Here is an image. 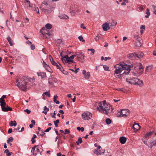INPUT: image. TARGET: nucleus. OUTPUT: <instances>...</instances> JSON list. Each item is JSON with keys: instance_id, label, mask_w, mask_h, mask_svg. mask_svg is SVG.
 Listing matches in <instances>:
<instances>
[{"instance_id": "f257e3e1", "label": "nucleus", "mask_w": 156, "mask_h": 156, "mask_svg": "<svg viewBox=\"0 0 156 156\" xmlns=\"http://www.w3.org/2000/svg\"><path fill=\"white\" fill-rule=\"evenodd\" d=\"M133 65L132 64L128 65L124 62L115 65L114 67L115 68V74L117 76L120 77L123 75L128 74L130 72L131 68H133Z\"/></svg>"}, {"instance_id": "f03ea898", "label": "nucleus", "mask_w": 156, "mask_h": 156, "mask_svg": "<svg viewBox=\"0 0 156 156\" xmlns=\"http://www.w3.org/2000/svg\"><path fill=\"white\" fill-rule=\"evenodd\" d=\"M97 109L101 113L107 115L109 113L113 112V108L109 104L104 101L103 103L99 102L97 104Z\"/></svg>"}, {"instance_id": "7ed1b4c3", "label": "nucleus", "mask_w": 156, "mask_h": 156, "mask_svg": "<svg viewBox=\"0 0 156 156\" xmlns=\"http://www.w3.org/2000/svg\"><path fill=\"white\" fill-rule=\"evenodd\" d=\"M40 9L44 13L48 14L51 13V7L48 3L44 2L41 4Z\"/></svg>"}, {"instance_id": "20e7f679", "label": "nucleus", "mask_w": 156, "mask_h": 156, "mask_svg": "<svg viewBox=\"0 0 156 156\" xmlns=\"http://www.w3.org/2000/svg\"><path fill=\"white\" fill-rule=\"evenodd\" d=\"M126 81L131 84L138 85L140 87H142L143 85V81L137 78L133 77L129 80L126 79Z\"/></svg>"}, {"instance_id": "39448f33", "label": "nucleus", "mask_w": 156, "mask_h": 156, "mask_svg": "<svg viewBox=\"0 0 156 156\" xmlns=\"http://www.w3.org/2000/svg\"><path fill=\"white\" fill-rule=\"evenodd\" d=\"M130 113V111L128 109H122L117 113L118 117L127 116Z\"/></svg>"}, {"instance_id": "423d86ee", "label": "nucleus", "mask_w": 156, "mask_h": 156, "mask_svg": "<svg viewBox=\"0 0 156 156\" xmlns=\"http://www.w3.org/2000/svg\"><path fill=\"white\" fill-rule=\"evenodd\" d=\"M27 83L25 80L23 81V82L20 85L19 84H16V85L17 86L22 90L25 91L26 90L27 88Z\"/></svg>"}, {"instance_id": "0eeeda50", "label": "nucleus", "mask_w": 156, "mask_h": 156, "mask_svg": "<svg viewBox=\"0 0 156 156\" xmlns=\"http://www.w3.org/2000/svg\"><path fill=\"white\" fill-rule=\"evenodd\" d=\"M92 114L89 112H85L82 115V119L84 120H88L92 117Z\"/></svg>"}, {"instance_id": "6e6552de", "label": "nucleus", "mask_w": 156, "mask_h": 156, "mask_svg": "<svg viewBox=\"0 0 156 156\" xmlns=\"http://www.w3.org/2000/svg\"><path fill=\"white\" fill-rule=\"evenodd\" d=\"M76 58L78 60H80L81 62H84V58L85 56L83 53L76 52Z\"/></svg>"}, {"instance_id": "1a4fd4ad", "label": "nucleus", "mask_w": 156, "mask_h": 156, "mask_svg": "<svg viewBox=\"0 0 156 156\" xmlns=\"http://www.w3.org/2000/svg\"><path fill=\"white\" fill-rule=\"evenodd\" d=\"M76 56V55H73L70 57H69L68 55H67L66 56L67 57H65L64 58L65 59H64L67 62V63H69L70 62H72L73 63H75V62L73 61V59Z\"/></svg>"}, {"instance_id": "9d476101", "label": "nucleus", "mask_w": 156, "mask_h": 156, "mask_svg": "<svg viewBox=\"0 0 156 156\" xmlns=\"http://www.w3.org/2000/svg\"><path fill=\"white\" fill-rule=\"evenodd\" d=\"M38 146H35L34 147H33L32 148L31 151V152L33 153V154L35 156H36L38 154L40 153V154L41 155V152L40 151L39 149L38 148H37L35 150V148L36 147Z\"/></svg>"}, {"instance_id": "9b49d317", "label": "nucleus", "mask_w": 156, "mask_h": 156, "mask_svg": "<svg viewBox=\"0 0 156 156\" xmlns=\"http://www.w3.org/2000/svg\"><path fill=\"white\" fill-rule=\"evenodd\" d=\"M43 65L44 68L47 71L49 72L50 73H52L53 72L51 68L44 61H43Z\"/></svg>"}, {"instance_id": "f8f14e48", "label": "nucleus", "mask_w": 156, "mask_h": 156, "mask_svg": "<svg viewBox=\"0 0 156 156\" xmlns=\"http://www.w3.org/2000/svg\"><path fill=\"white\" fill-rule=\"evenodd\" d=\"M137 54L135 53H132L129 54L127 55V57L128 58L131 60H134L136 59Z\"/></svg>"}, {"instance_id": "ddd939ff", "label": "nucleus", "mask_w": 156, "mask_h": 156, "mask_svg": "<svg viewBox=\"0 0 156 156\" xmlns=\"http://www.w3.org/2000/svg\"><path fill=\"white\" fill-rule=\"evenodd\" d=\"M41 33L42 34H47L48 35V37L49 36H50L51 34V33L48 31L47 30L45 29V28L43 27L42 28L41 30L40 31Z\"/></svg>"}, {"instance_id": "4468645a", "label": "nucleus", "mask_w": 156, "mask_h": 156, "mask_svg": "<svg viewBox=\"0 0 156 156\" xmlns=\"http://www.w3.org/2000/svg\"><path fill=\"white\" fill-rule=\"evenodd\" d=\"M102 27L103 30L105 31H106L110 29L109 24L106 22L103 24Z\"/></svg>"}, {"instance_id": "2eb2a0df", "label": "nucleus", "mask_w": 156, "mask_h": 156, "mask_svg": "<svg viewBox=\"0 0 156 156\" xmlns=\"http://www.w3.org/2000/svg\"><path fill=\"white\" fill-rule=\"evenodd\" d=\"M37 74L38 76H40L42 79H43L46 77V75L45 73L44 72H38Z\"/></svg>"}, {"instance_id": "dca6fc26", "label": "nucleus", "mask_w": 156, "mask_h": 156, "mask_svg": "<svg viewBox=\"0 0 156 156\" xmlns=\"http://www.w3.org/2000/svg\"><path fill=\"white\" fill-rule=\"evenodd\" d=\"M150 148H151L153 146L156 145V139L154 137L152 139V140L150 141Z\"/></svg>"}, {"instance_id": "f3484780", "label": "nucleus", "mask_w": 156, "mask_h": 156, "mask_svg": "<svg viewBox=\"0 0 156 156\" xmlns=\"http://www.w3.org/2000/svg\"><path fill=\"white\" fill-rule=\"evenodd\" d=\"M25 76H23V78H20V79L16 80V82L17 84H19L20 85L22 82H23V81H25Z\"/></svg>"}, {"instance_id": "a211bd4d", "label": "nucleus", "mask_w": 156, "mask_h": 156, "mask_svg": "<svg viewBox=\"0 0 156 156\" xmlns=\"http://www.w3.org/2000/svg\"><path fill=\"white\" fill-rule=\"evenodd\" d=\"M119 141L121 143L124 144L126 142V138L124 136H122L120 138Z\"/></svg>"}, {"instance_id": "6ab92c4d", "label": "nucleus", "mask_w": 156, "mask_h": 156, "mask_svg": "<svg viewBox=\"0 0 156 156\" xmlns=\"http://www.w3.org/2000/svg\"><path fill=\"white\" fill-rule=\"evenodd\" d=\"M133 128L134 131H137L140 128V126L138 124L135 123L133 126Z\"/></svg>"}, {"instance_id": "aec40b11", "label": "nucleus", "mask_w": 156, "mask_h": 156, "mask_svg": "<svg viewBox=\"0 0 156 156\" xmlns=\"http://www.w3.org/2000/svg\"><path fill=\"white\" fill-rule=\"evenodd\" d=\"M153 66H147L146 67L145 73L147 74V73L150 72Z\"/></svg>"}, {"instance_id": "412c9836", "label": "nucleus", "mask_w": 156, "mask_h": 156, "mask_svg": "<svg viewBox=\"0 0 156 156\" xmlns=\"http://www.w3.org/2000/svg\"><path fill=\"white\" fill-rule=\"evenodd\" d=\"M0 105L2 108V110H6L5 107L7 106V105H6V103L5 102H3L2 103H1Z\"/></svg>"}, {"instance_id": "4be33fe9", "label": "nucleus", "mask_w": 156, "mask_h": 156, "mask_svg": "<svg viewBox=\"0 0 156 156\" xmlns=\"http://www.w3.org/2000/svg\"><path fill=\"white\" fill-rule=\"evenodd\" d=\"M7 40H8L10 46H12L13 45V43L12 42V39L10 36H8L7 38Z\"/></svg>"}, {"instance_id": "5701e85b", "label": "nucleus", "mask_w": 156, "mask_h": 156, "mask_svg": "<svg viewBox=\"0 0 156 156\" xmlns=\"http://www.w3.org/2000/svg\"><path fill=\"white\" fill-rule=\"evenodd\" d=\"M9 125L10 126H15L17 125V123L16 121H11L9 122Z\"/></svg>"}, {"instance_id": "b1692460", "label": "nucleus", "mask_w": 156, "mask_h": 156, "mask_svg": "<svg viewBox=\"0 0 156 156\" xmlns=\"http://www.w3.org/2000/svg\"><path fill=\"white\" fill-rule=\"evenodd\" d=\"M49 59L51 63V64L53 65V66H55L56 65L57 63H56L54 60L53 58L51 56V55H49Z\"/></svg>"}, {"instance_id": "393cba45", "label": "nucleus", "mask_w": 156, "mask_h": 156, "mask_svg": "<svg viewBox=\"0 0 156 156\" xmlns=\"http://www.w3.org/2000/svg\"><path fill=\"white\" fill-rule=\"evenodd\" d=\"M55 66H56L57 68L58 69H59L60 71H64V69H63L62 66H61L59 64H58L57 63L56 65Z\"/></svg>"}, {"instance_id": "a878e982", "label": "nucleus", "mask_w": 156, "mask_h": 156, "mask_svg": "<svg viewBox=\"0 0 156 156\" xmlns=\"http://www.w3.org/2000/svg\"><path fill=\"white\" fill-rule=\"evenodd\" d=\"M6 110H2L3 112H8V111H12V108L10 107H9L8 105L5 107Z\"/></svg>"}, {"instance_id": "bb28decb", "label": "nucleus", "mask_w": 156, "mask_h": 156, "mask_svg": "<svg viewBox=\"0 0 156 156\" xmlns=\"http://www.w3.org/2000/svg\"><path fill=\"white\" fill-rule=\"evenodd\" d=\"M4 153L7 156H10L12 154V153L9 152V150L8 149H7L5 151Z\"/></svg>"}, {"instance_id": "cd10ccee", "label": "nucleus", "mask_w": 156, "mask_h": 156, "mask_svg": "<svg viewBox=\"0 0 156 156\" xmlns=\"http://www.w3.org/2000/svg\"><path fill=\"white\" fill-rule=\"evenodd\" d=\"M137 55L136 57L140 59L142 58L144 54L142 52H141L140 54H137Z\"/></svg>"}, {"instance_id": "c85d7f7f", "label": "nucleus", "mask_w": 156, "mask_h": 156, "mask_svg": "<svg viewBox=\"0 0 156 156\" xmlns=\"http://www.w3.org/2000/svg\"><path fill=\"white\" fill-rule=\"evenodd\" d=\"M67 55H62V53H60V55L61 57V59L62 60V61L63 62H65V63H67V62L64 59H65L64 58H65V57H67L66 56Z\"/></svg>"}, {"instance_id": "c756f323", "label": "nucleus", "mask_w": 156, "mask_h": 156, "mask_svg": "<svg viewBox=\"0 0 156 156\" xmlns=\"http://www.w3.org/2000/svg\"><path fill=\"white\" fill-rule=\"evenodd\" d=\"M84 77L86 79H89L90 76V72H88L86 73L84 75Z\"/></svg>"}, {"instance_id": "7c9ffc66", "label": "nucleus", "mask_w": 156, "mask_h": 156, "mask_svg": "<svg viewBox=\"0 0 156 156\" xmlns=\"http://www.w3.org/2000/svg\"><path fill=\"white\" fill-rule=\"evenodd\" d=\"M153 132H150L146 134H145L144 135V137L145 138H147L149 137V136L152 135Z\"/></svg>"}, {"instance_id": "2f4dec72", "label": "nucleus", "mask_w": 156, "mask_h": 156, "mask_svg": "<svg viewBox=\"0 0 156 156\" xmlns=\"http://www.w3.org/2000/svg\"><path fill=\"white\" fill-rule=\"evenodd\" d=\"M82 141V138L80 137L78 138L77 141L76 142V144L77 145H79L80 143H81Z\"/></svg>"}, {"instance_id": "473e14b6", "label": "nucleus", "mask_w": 156, "mask_h": 156, "mask_svg": "<svg viewBox=\"0 0 156 156\" xmlns=\"http://www.w3.org/2000/svg\"><path fill=\"white\" fill-rule=\"evenodd\" d=\"M146 14L147 15L145 16V17L148 18L149 17V16L150 15V13L149 12V9L147 8V12H146Z\"/></svg>"}, {"instance_id": "72a5a7b5", "label": "nucleus", "mask_w": 156, "mask_h": 156, "mask_svg": "<svg viewBox=\"0 0 156 156\" xmlns=\"http://www.w3.org/2000/svg\"><path fill=\"white\" fill-rule=\"evenodd\" d=\"M46 27L48 29H51L52 27V26L50 23H47L45 25Z\"/></svg>"}, {"instance_id": "f704fd0d", "label": "nucleus", "mask_w": 156, "mask_h": 156, "mask_svg": "<svg viewBox=\"0 0 156 156\" xmlns=\"http://www.w3.org/2000/svg\"><path fill=\"white\" fill-rule=\"evenodd\" d=\"M53 122L55 126V127H57L58 126V123H59V119H57L55 121H54Z\"/></svg>"}, {"instance_id": "c9c22d12", "label": "nucleus", "mask_w": 156, "mask_h": 156, "mask_svg": "<svg viewBox=\"0 0 156 156\" xmlns=\"http://www.w3.org/2000/svg\"><path fill=\"white\" fill-rule=\"evenodd\" d=\"M111 120L109 118H107L106 119L105 122L108 125L110 124L111 123Z\"/></svg>"}, {"instance_id": "e433bc0d", "label": "nucleus", "mask_w": 156, "mask_h": 156, "mask_svg": "<svg viewBox=\"0 0 156 156\" xmlns=\"http://www.w3.org/2000/svg\"><path fill=\"white\" fill-rule=\"evenodd\" d=\"M94 154H97V155H101V152H99L98 150L95 149L94 151Z\"/></svg>"}, {"instance_id": "4c0bfd02", "label": "nucleus", "mask_w": 156, "mask_h": 156, "mask_svg": "<svg viewBox=\"0 0 156 156\" xmlns=\"http://www.w3.org/2000/svg\"><path fill=\"white\" fill-rule=\"evenodd\" d=\"M103 67L105 70L108 71H110V70L109 69V67L108 66H107L106 65H103Z\"/></svg>"}, {"instance_id": "58836bf2", "label": "nucleus", "mask_w": 156, "mask_h": 156, "mask_svg": "<svg viewBox=\"0 0 156 156\" xmlns=\"http://www.w3.org/2000/svg\"><path fill=\"white\" fill-rule=\"evenodd\" d=\"M33 10L35 11H36L37 13H39V10L38 8L37 7H35L33 9Z\"/></svg>"}, {"instance_id": "ea45409f", "label": "nucleus", "mask_w": 156, "mask_h": 156, "mask_svg": "<svg viewBox=\"0 0 156 156\" xmlns=\"http://www.w3.org/2000/svg\"><path fill=\"white\" fill-rule=\"evenodd\" d=\"M44 94L46 95H47L48 97H50V93L46 91L43 93V96H44Z\"/></svg>"}, {"instance_id": "a19ab883", "label": "nucleus", "mask_w": 156, "mask_h": 156, "mask_svg": "<svg viewBox=\"0 0 156 156\" xmlns=\"http://www.w3.org/2000/svg\"><path fill=\"white\" fill-rule=\"evenodd\" d=\"M139 69H142V72H143L144 70V68L143 66H142V64L141 63H139Z\"/></svg>"}, {"instance_id": "79ce46f5", "label": "nucleus", "mask_w": 156, "mask_h": 156, "mask_svg": "<svg viewBox=\"0 0 156 156\" xmlns=\"http://www.w3.org/2000/svg\"><path fill=\"white\" fill-rule=\"evenodd\" d=\"M78 38L79 39V40L80 41H82L83 42H85V40L83 39V38L81 35L78 37Z\"/></svg>"}, {"instance_id": "37998d69", "label": "nucleus", "mask_w": 156, "mask_h": 156, "mask_svg": "<svg viewBox=\"0 0 156 156\" xmlns=\"http://www.w3.org/2000/svg\"><path fill=\"white\" fill-rule=\"evenodd\" d=\"M77 129L79 131L81 130L82 132H83L84 131V128L83 127H78L77 128Z\"/></svg>"}, {"instance_id": "c03bdc74", "label": "nucleus", "mask_w": 156, "mask_h": 156, "mask_svg": "<svg viewBox=\"0 0 156 156\" xmlns=\"http://www.w3.org/2000/svg\"><path fill=\"white\" fill-rule=\"evenodd\" d=\"M142 46V44L141 42H137L136 43V47L139 48Z\"/></svg>"}, {"instance_id": "a18cd8bd", "label": "nucleus", "mask_w": 156, "mask_h": 156, "mask_svg": "<svg viewBox=\"0 0 156 156\" xmlns=\"http://www.w3.org/2000/svg\"><path fill=\"white\" fill-rule=\"evenodd\" d=\"M60 19H69V17L68 16L65 15L63 16L62 17H61L60 18Z\"/></svg>"}, {"instance_id": "49530a36", "label": "nucleus", "mask_w": 156, "mask_h": 156, "mask_svg": "<svg viewBox=\"0 0 156 156\" xmlns=\"http://www.w3.org/2000/svg\"><path fill=\"white\" fill-rule=\"evenodd\" d=\"M88 51H90L92 53V55H94V54L95 50L93 48H90L88 49Z\"/></svg>"}, {"instance_id": "de8ad7c7", "label": "nucleus", "mask_w": 156, "mask_h": 156, "mask_svg": "<svg viewBox=\"0 0 156 156\" xmlns=\"http://www.w3.org/2000/svg\"><path fill=\"white\" fill-rule=\"evenodd\" d=\"M65 132L64 133L65 134H69L70 133V131L69 129H66L65 130Z\"/></svg>"}, {"instance_id": "09e8293b", "label": "nucleus", "mask_w": 156, "mask_h": 156, "mask_svg": "<svg viewBox=\"0 0 156 156\" xmlns=\"http://www.w3.org/2000/svg\"><path fill=\"white\" fill-rule=\"evenodd\" d=\"M117 90L118 91H122L124 93L125 92V89L123 88H119V89H117Z\"/></svg>"}, {"instance_id": "8fccbe9b", "label": "nucleus", "mask_w": 156, "mask_h": 156, "mask_svg": "<svg viewBox=\"0 0 156 156\" xmlns=\"http://www.w3.org/2000/svg\"><path fill=\"white\" fill-rule=\"evenodd\" d=\"M8 140L10 142H12L13 140V138L12 136H11L9 138Z\"/></svg>"}, {"instance_id": "3c124183", "label": "nucleus", "mask_w": 156, "mask_h": 156, "mask_svg": "<svg viewBox=\"0 0 156 156\" xmlns=\"http://www.w3.org/2000/svg\"><path fill=\"white\" fill-rule=\"evenodd\" d=\"M134 37L136 39H137L140 37V36L138 34H135L134 35Z\"/></svg>"}, {"instance_id": "603ef678", "label": "nucleus", "mask_w": 156, "mask_h": 156, "mask_svg": "<svg viewBox=\"0 0 156 156\" xmlns=\"http://www.w3.org/2000/svg\"><path fill=\"white\" fill-rule=\"evenodd\" d=\"M24 111L25 112H26L28 114H30L31 112V111L28 109H26Z\"/></svg>"}, {"instance_id": "864d4df0", "label": "nucleus", "mask_w": 156, "mask_h": 156, "mask_svg": "<svg viewBox=\"0 0 156 156\" xmlns=\"http://www.w3.org/2000/svg\"><path fill=\"white\" fill-rule=\"evenodd\" d=\"M58 98V97L57 96V95H56V94L54 96V98H53V101L55 102L57 101L56 98Z\"/></svg>"}, {"instance_id": "5fc2aeb1", "label": "nucleus", "mask_w": 156, "mask_h": 156, "mask_svg": "<svg viewBox=\"0 0 156 156\" xmlns=\"http://www.w3.org/2000/svg\"><path fill=\"white\" fill-rule=\"evenodd\" d=\"M140 29L141 30H144L145 29V26L143 25H141L140 26Z\"/></svg>"}, {"instance_id": "6e6d98bb", "label": "nucleus", "mask_w": 156, "mask_h": 156, "mask_svg": "<svg viewBox=\"0 0 156 156\" xmlns=\"http://www.w3.org/2000/svg\"><path fill=\"white\" fill-rule=\"evenodd\" d=\"M51 127H49L48 128H47V129L45 130L44 131L45 132H49L50 130H51Z\"/></svg>"}, {"instance_id": "4d7b16f0", "label": "nucleus", "mask_w": 156, "mask_h": 156, "mask_svg": "<svg viewBox=\"0 0 156 156\" xmlns=\"http://www.w3.org/2000/svg\"><path fill=\"white\" fill-rule=\"evenodd\" d=\"M44 110L46 111H48L49 110V109L47 108L46 106H45L44 107Z\"/></svg>"}, {"instance_id": "13d9d810", "label": "nucleus", "mask_w": 156, "mask_h": 156, "mask_svg": "<svg viewBox=\"0 0 156 156\" xmlns=\"http://www.w3.org/2000/svg\"><path fill=\"white\" fill-rule=\"evenodd\" d=\"M5 102V100L2 98H0V104H1V103H3V102Z\"/></svg>"}, {"instance_id": "bf43d9fd", "label": "nucleus", "mask_w": 156, "mask_h": 156, "mask_svg": "<svg viewBox=\"0 0 156 156\" xmlns=\"http://www.w3.org/2000/svg\"><path fill=\"white\" fill-rule=\"evenodd\" d=\"M30 48L32 50H34L35 48V47L34 45L31 44L30 46Z\"/></svg>"}, {"instance_id": "052dcab7", "label": "nucleus", "mask_w": 156, "mask_h": 156, "mask_svg": "<svg viewBox=\"0 0 156 156\" xmlns=\"http://www.w3.org/2000/svg\"><path fill=\"white\" fill-rule=\"evenodd\" d=\"M56 114V113H55V111L53 113V115H52L51 116V117H52L54 118V119H55L56 118V117H55V115Z\"/></svg>"}, {"instance_id": "680f3d73", "label": "nucleus", "mask_w": 156, "mask_h": 156, "mask_svg": "<svg viewBox=\"0 0 156 156\" xmlns=\"http://www.w3.org/2000/svg\"><path fill=\"white\" fill-rule=\"evenodd\" d=\"M153 7L154 9V13L156 15V7H155L154 5H153Z\"/></svg>"}, {"instance_id": "e2e57ef3", "label": "nucleus", "mask_w": 156, "mask_h": 156, "mask_svg": "<svg viewBox=\"0 0 156 156\" xmlns=\"http://www.w3.org/2000/svg\"><path fill=\"white\" fill-rule=\"evenodd\" d=\"M12 132V129L11 128H10L9 129L8 132V133H11Z\"/></svg>"}, {"instance_id": "0e129e2a", "label": "nucleus", "mask_w": 156, "mask_h": 156, "mask_svg": "<svg viewBox=\"0 0 156 156\" xmlns=\"http://www.w3.org/2000/svg\"><path fill=\"white\" fill-rule=\"evenodd\" d=\"M48 83L50 84H53L54 83V82L51 81L50 79L48 80Z\"/></svg>"}, {"instance_id": "69168bd1", "label": "nucleus", "mask_w": 156, "mask_h": 156, "mask_svg": "<svg viewBox=\"0 0 156 156\" xmlns=\"http://www.w3.org/2000/svg\"><path fill=\"white\" fill-rule=\"evenodd\" d=\"M20 126H18L16 128H15L14 129V130H16V131L19 130L20 129Z\"/></svg>"}, {"instance_id": "338daca9", "label": "nucleus", "mask_w": 156, "mask_h": 156, "mask_svg": "<svg viewBox=\"0 0 156 156\" xmlns=\"http://www.w3.org/2000/svg\"><path fill=\"white\" fill-rule=\"evenodd\" d=\"M111 59V57H105V58L104 59L105 61L107 60L108 59Z\"/></svg>"}, {"instance_id": "774afa93", "label": "nucleus", "mask_w": 156, "mask_h": 156, "mask_svg": "<svg viewBox=\"0 0 156 156\" xmlns=\"http://www.w3.org/2000/svg\"><path fill=\"white\" fill-rule=\"evenodd\" d=\"M31 141L32 144H34L35 142V140L34 139L32 138L31 139Z\"/></svg>"}]
</instances>
